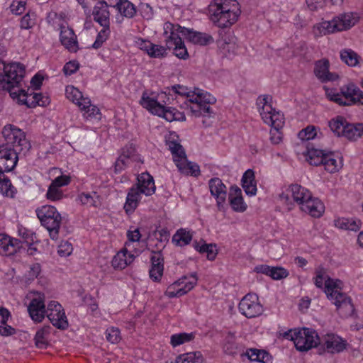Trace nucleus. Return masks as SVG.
Returning <instances> with one entry per match:
<instances>
[{
    "label": "nucleus",
    "instance_id": "1",
    "mask_svg": "<svg viewBox=\"0 0 363 363\" xmlns=\"http://www.w3.org/2000/svg\"><path fill=\"white\" fill-rule=\"evenodd\" d=\"M1 133L4 142L0 144V167L9 172L16 167L19 159L26 156L31 145L25 132L13 125H6Z\"/></svg>",
    "mask_w": 363,
    "mask_h": 363
},
{
    "label": "nucleus",
    "instance_id": "2",
    "mask_svg": "<svg viewBox=\"0 0 363 363\" xmlns=\"http://www.w3.org/2000/svg\"><path fill=\"white\" fill-rule=\"evenodd\" d=\"M211 21L219 28H228L235 23L240 14L236 0H215L209 6Z\"/></svg>",
    "mask_w": 363,
    "mask_h": 363
},
{
    "label": "nucleus",
    "instance_id": "3",
    "mask_svg": "<svg viewBox=\"0 0 363 363\" xmlns=\"http://www.w3.org/2000/svg\"><path fill=\"white\" fill-rule=\"evenodd\" d=\"M271 100V96H264L262 99H259L258 105L262 104L259 113L263 121L272 127L269 133L270 140L272 143L277 145L282 140V134L279 130L284 123V118L280 112L276 111L272 108L270 104Z\"/></svg>",
    "mask_w": 363,
    "mask_h": 363
},
{
    "label": "nucleus",
    "instance_id": "4",
    "mask_svg": "<svg viewBox=\"0 0 363 363\" xmlns=\"http://www.w3.org/2000/svg\"><path fill=\"white\" fill-rule=\"evenodd\" d=\"M342 285V281L340 279L328 277L325 280L324 292L327 297L333 301L340 313L344 317H347L353 314L354 307L351 298L341 291Z\"/></svg>",
    "mask_w": 363,
    "mask_h": 363
},
{
    "label": "nucleus",
    "instance_id": "5",
    "mask_svg": "<svg viewBox=\"0 0 363 363\" xmlns=\"http://www.w3.org/2000/svg\"><path fill=\"white\" fill-rule=\"evenodd\" d=\"M175 136L171 135L166 140V143L179 171L181 174L187 176L190 175L196 177L199 176L201 174L199 166L194 162L188 161L184 147L174 139Z\"/></svg>",
    "mask_w": 363,
    "mask_h": 363
},
{
    "label": "nucleus",
    "instance_id": "6",
    "mask_svg": "<svg viewBox=\"0 0 363 363\" xmlns=\"http://www.w3.org/2000/svg\"><path fill=\"white\" fill-rule=\"evenodd\" d=\"M37 216L43 225L49 232L52 240H57L59 230L62 223V216L56 208L47 205L36 211Z\"/></svg>",
    "mask_w": 363,
    "mask_h": 363
},
{
    "label": "nucleus",
    "instance_id": "7",
    "mask_svg": "<svg viewBox=\"0 0 363 363\" xmlns=\"http://www.w3.org/2000/svg\"><path fill=\"white\" fill-rule=\"evenodd\" d=\"M326 96L328 99L340 106L363 104V92L354 84L342 87L340 93L328 89Z\"/></svg>",
    "mask_w": 363,
    "mask_h": 363
},
{
    "label": "nucleus",
    "instance_id": "8",
    "mask_svg": "<svg viewBox=\"0 0 363 363\" xmlns=\"http://www.w3.org/2000/svg\"><path fill=\"white\" fill-rule=\"evenodd\" d=\"M25 75V67L19 62H12L6 65L4 78V81L1 83V87L4 90L9 92L10 96L15 99L18 96V91L15 88L18 86Z\"/></svg>",
    "mask_w": 363,
    "mask_h": 363
},
{
    "label": "nucleus",
    "instance_id": "9",
    "mask_svg": "<svg viewBox=\"0 0 363 363\" xmlns=\"http://www.w3.org/2000/svg\"><path fill=\"white\" fill-rule=\"evenodd\" d=\"M291 340L297 350L301 352H306L313 347L318 346L320 342V337L318 335L315 330L310 328H303L302 330L294 332L291 335Z\"/></svg>",
    "mask_w": 363,
    "mask_h": 363
},
{
    "label": "nucleus",
    "instance_id": "10",
    "mask_svg": "<svg viewBox=\"0 0 363 363\" xmlns=\"http://www.w3.org/2000/svg\"><path fill=\"white\" fill-rule=\"evenodd\" d=\"M164 34L169 35L166 40V46L168 49H174V55L180 58L185 60L189 57L187 49L186 48L184 42L180 36L181 33L177 29L174 24L167 22L164 25Z\"/></svg>",
    "mask_w": 363,
    "mask_h": 363
},
{
    "label": "nucleus",
    "instance_id": "11",
    "mask_svg": "<svg viewBox=\"0 0 363 363\" xmlns=\"http://www.w3.org/2000/svg\"><path fill=\"white\" fill-rule=\"evenodd\" d=\"M140 103L143 107L155 115L163 117L167 121H174V108L166 107L160 104L154 98L148 96L146 93L143 94Z\"/></svg>",
    "mask_w": 363,
    "mask_h": 363
},
{
    "label": "nucleus",
    "instance_id": "12",
    "mask_svg": "<svg viewBox=\"0 0 363 363\" xmlns=\"http://www.w3.org/2000/svg\"><path fill=\"white\" fill-rule=\"evenodd\" d=\"M238 308L240 313L247 318H255L263 313V307L255 294L245 295L240 301Z\"/></svg>",
    "mask_w": 363,
    "mask_h": 363
},
{
    "label": "nucleus",
    "instance_id": "13",
    "mask_svg": "<svg viewBox=\"0 0 363 363\" xmlns=\"http://www.w3.org/2000/svg\"><path fill=\"white\" fill-rule=\"evenodd\" d=\"M191 277L192 278V280L188 282H184V280L186 279V276L174 281L167 287L164 292V295L168 298H172L174 297H180L186 294L194 287L197 282V277L196 274H191Z\"/></svg>",
    "mask_w": 363,
    "mask_h": 363
},
{
    "label": "nucleus",
    "instance_id": "14",
    "mask_svg": "<svg viewBox=\"0 0 363 363\" xmlns=\"http://www.w3.org/2000/svg\"><path fill=\"white\" fill-rule=\"evenodd\" d=\"M318 345L320 346V350L335 354L342 352L346 348L347 342L337 335L328 333L320 337Z\"/></svg>",
    "mask_w": 363,
    "mask_h": 363
},
{
    "label": "nucleus",
    "instance_id": "15",
    "mask_svg": "<svg viewBox=\"0 0 363 363\" xmlns=\"http://www.w3.org/2000/svg\"><path fill=\"white\" fill-rule=\"evenodd\" d=\"M18 96L16 97L21 104H25L29 108L35 107L37 105L45 106L49 104V98L43 96L41 93H35L29 89L25 91L18 89Z\"/></svg>",
    "mask_w": 363,
    "mask_h": 363
},
{
    "label": "nucleus",
    "instance_id": "16",
    "mask_svg": "<svg viewBox=\"0 0 363 363\" xmlns=\"http://www.w3.org/2000/svg\"><path fill=\"white\" fill-rule=\"evenodd\" d=\"M287 191V194L282 193L279 195L281 200L289 201L290 200L289 194H291L294 201L300 207L312 196V194L308 189L297 184L290 185Z\"/></svg>",
    "mask_w": 363,
    "mask_h": 363
},
{
    "label": "nucleus",
    "instance_id": "17",
    "mask_svg": "<svg viewBox=\"0 0 363 363\" xmlns=\"http://www.w3.org/2000/svg\"><path fill=\"white\" fill-rule=\"evenodd\" d=\"M208 186L211 194L216 199L217 206L220 209L225 201L227 189L222 180L218 177H214L208 181Z\"/></svg>",
    "mask_w": 363,
    "mask_h": 363
},
{
    "label": "nucleus",
    "instance_id": "18",
    "mask_svg": "<svg viewBox=\"0 0 363 363\" xmlns=\"http://www.w3.org/2000/svg\"><path fill=\"white\" fill-rule=\"evenodd\" d=\"M175 27L181 35L188 39L190 42L201 45H206L213 41V38L206 33L194 32L190 29L174 24Z\"/></svg>",
    "mask_w": 363,
    "mask_h": 363
},
{
    "label": "nucleus",
    "instance_id": "19",
    "mask_svg": "<svg viewBox=\"0 0 363 363\" xmlns=\"http://www.w3.org/2000/svg\"><path fill=\"white\" fill-rule=\"evenodd\" d=\"M151 268L149 271L150 279L155 282H159L164 272V257L161 251H152L150 257Z\"/></svg>",
    "mask_w": 363,
    "mask_h": 363
},
{
    "label": "nucleus",
    "instance_id": "20",
    "mask_svg": "<svg viewBox=\"0 0 363 363\" xmlns=\"http://www.w3.org/2000/svg\"><path fill=\"white\" fill-rule=\"evenodd\" d=\"M60 40L62 45L69 52H76L79 50L77 35L72 28L61 26Z\"/></svg>",
    "mask_w": 363,
    "mask_h": 363
},
{
    "label": "nucleus",
    "instance_id": "21",
    "mask_svg": "<svg viewBox=\"0 0 363 363\" xmlns=\"http://www.w3.org/2000/svg\"><path fill=\"white\" fill-rule=\"evenodd\" d=\"M29 315L35 322H41L45 317V306L43 297L38 295L33 298L28 306Z\"/></svg>",
    "mask_w": 363,
    "mask_h": 363
},
{
    "label": "nucleus",
    "instance_id": "22",
    "mask_svg": "<svg viewBox=\"0 0 363 363\" xmlns=\"http://www.w3.org/2000/svg\"><path fill=\"white\" fill-rule=\"evenodd\" d=\"M133 186L138 188L142 194L147 196L152 195L156 189L153 177L147 172L139 175L137 183Z\"/></svg>",
    "mask_w": 363,
    "mask_h": 363
},
{
    "label": "nucleus",
    "instance_id": "23",
    "mask_svg": "<svg viewBox=\"0 0 363 363\" xmlns=\"http://www.w3.org/2000/svg\"><path fill=\"white\" fill-rule=\"evenodd\" d=\"M94 20L103 28L110 27V12L104 1H99L93 9Z\"/></svg>",
    "mask_w": 363,
    "mask_h": 363
},
{
    "label": "nucleus",
    "instance_id": "24",
    "mask_svg": "<svg viewBox=\"0 0 363 363\" xmlns=\"http://www.w3.org/2000/svg\"><path fill=\"white\" fill-rule=\"evenodd\" d=\"M336 17L331 21H325L313 26V33L315 37L326 35L341 31Z\"/></svg>",
    "mask_w": 363,
    "mask_h": 363
},
{
    "label": "nucleus",
    "instance_id": "25",
    "mask_svg": "<svg viewBox=\"0 0 363 363\" xmlns=\"http://www.w3.org/2000/svg\"><path fill=\"white\" fill-rule=\"evenodd\" d=\"M301 210L315 218H319L324 212L325 206L320 199L313 196L301 207Z\"/></svg>",
    "mask_w": 363,
    "mask_h": 363
},
{
    "label": "nucleus",
    "instance_id": "26",
    "mask_svg": "<svg viewBox=\"0 0 363 363\" xmlns=\"http://www.w3.org/2000/svg\"><path fill=\"white\" fill-rule=\"evenodd\" d=\"M228 199L230 204L234 211L243 212L246 210L247 206L243 201L242 191L238 186H232L230 187Z\"/></svg>",
    "mask_w": 363,
    "mask_h": 363
},
{
    "label": "nucleus",
    "instance_id": "27",
    "mask_svg": "<svg viewBox=\"0 0 363 363\" xmlns=\"http://www.w3.org/2000/svg\"><path fill=\"white\" fill-rule=\"evenodd\" d=\"M315 76L323 82L335 81L337 75L329 72L328 60H320L315 63L314 68Z\"/></svg>",
    "mask_w": 363,
    "mask_h": 363
},
{
    "label": "nucleus",
    "instance_id": "28",
    "mask_svg": "<svg viewBox=\"0 0 363 363\" xmlns=\"http://www.w3.org/2000/svg\"><path fill=\"white\" fill-rule=\"evenodd\" d=\"M306 151L304 152L306 160L314 166L322 165L327 151L315 148L308 143L306 145Z\"/></svg>",
    "mask_w": 363,
    "mask_h": 363
},
{
    "label": "nucleus",
    "instance_id": "29",
    "mask_svg": "<svg viewBox=\"0 0 363 363\" xmlns=\"http://www.w3.org/2000/svg\"><path fill=\"white\" fill-rule=\"evenodd\" d=\"M21 242L18 239H13L11 237L0 235V254L3 255H11L16 252L20 247Z\"/></svg>",
    "mask_w": 363,
    "mask_h": 363
},
{
    "label": "nucleus",
    "instance_id": "30",
    "mask_svg": "<svg viewBox=\"0 0 363 363\" xmlns=\"http://www.w3.org/2000/svg\"><path fill=\"white\" fill-rule=\"evenodd\" d=\"M141 194L139 189L133 186L129 189L123 206L126 213L130 214L135 210L141 199Z\"/></svg>",
    "mask_w": 363,
    "mask_h": 363
},
{
    "label": "nucleus",
    "instance_id": "31",
    "mask_svg": "<svg viewBox=\"0 0 363 363\" xmlns=\"http://www.w3.org/2000/svg\"><path fill=\"white\" fill-rule=\"evenodd\" d=\"M242 186L248 196H255L257 193V185L255 180L254 172L247 169L242 177Z\"/></svg>",
    "mask_w": 363,
    "mask_h": 363
},
{
    "label": "nucleus",
    "instance_id": "32",
    "mask_svg": "<svg viewBox=\"0 0 363 363\" xmlns=\"http://www.w3.org/2000/svg\"><path fill=\"white\" fill-rule=\"evenodd\" d=\"M47 316L53 326L59 329H66L68 327V321L64 309L54 310L52 312H47Z\"/></svg>",
    "mask_w": 363,
    "mask_h": 363
},
{
    "label": "nucleus",
    "instance_id": "33",
    "mask_svg": "<svg viewBox=\"0 0 363 363\" xmlns=\"http://www.w3.org/2000/svg\"><path fill=\"white\" fill-rule=\"evenodd\" d=\"M11 313L5 308H0V335L2 336H11L16 333V329L7 324Z\"/></svg>",
    "mask_w": 363,
    "mask_h": 363
},
{
    "label": "nucleus",
    "instance_id": "34",
    "mask_svg": "<svg viewBox=\"0 0 363 363\" xmlns=\"http://www.w3.org/2000/svg\"><path fill=\"white\" fill-rule=\"evenodd\" d=\"M246 355L250 361L261 363H272V356L264 350L250 349L247 350Z\"/></svg>",
    "mask_w": 363,
    "mask_h": 363
},
{
    "label": "nucleus",
    "instance_id": "35",
    "mask_svg": "<svg viewBox=\"0 0 363 363\" xmlns=\"http://www.w3.org/2000/svg\"><path fill=\"white\" fill-rule=\"evenodd\" d=\"M51 329L52 328L50 326L45 325L36 332L34 340L35 345L38 348L45 349L48 346L49 343L48 338Z\"/></svg>",
    "mask_w": 363,
    "mask_h": 363
},
{
    "label": "nucleus",
    "instance_id": "36",
    "mask_svg": "<svg viewBox=\"0 0 363 363\" xmlns=\"http://www.w3.org/2000/svg\"><path fill=\"white\" fill-rule=\"evenodd\" d=\"M322 165L325 169L330 173H335L341 169L342 164L341 161L337 162L333 152H327Z\"/></svg>",
    "mask_w": 363,
    "mask_h": 363
},
{
    "label": "nucleus",
    "instance_id": "37",
    "mask_svg": "<svg viewBox=\"0 0 363 363\" xmlns=\"http://www.w3.org/2000/svg\"><path fill=\"white\" fill-rule=\"evenodd\" d=\"M363 135L362 123H350L347 122L343 136L350 140H356Z\"/></svg>",
    "mask_w": 363,
    "mask_h": 363
},
{
    "label": "nucleus",
    "instance_id": "38",
    "mask_svg": "<svg viewBox=\"0 0 363 363\" xmlns=\"http://www.w3.org/2000/svg\"><path fill=\"white\" fill-rule=\"evenodd\" d=\"M116 10L122 17L133 18L137 13L136 6L128 0L119 1Z\"/></svg>",
    "mask_w": 363,
    "mask_h": 363
},
{
    "label": "nucleus",
    "instance_id": "39",
    "mask_svg": "<svg viewBox=\"0 0 363 363\" xmlns=\"http://www.w3.org/2000/svg\"><path fill=\"white\" fill-rule=\"evenodd\" d=\"M337 21L340 25V30L350 29L351 27L355 25L358 21L359 17L357 13H347L341 14L336 17Z\"/></svg>",
    "mask_w": 363,
    "mask_h": 363
},
{
    "label": "nucleus",
    "instance_id": "40",
    "mask_svg": "<svg viewBox=\"0 0 363 363\" xmlns=\"http://www.w3.org/2000/svg\"><path fill=\"white\" fill-rule=\"evenodd\" d=\"M192 240V234L190 231L184 228L179 229L173 235L172 241L177 246L183 247L189 244Z\"/></svg>",
    "mask_w": 363,
    "mask_h": 363
},
{
    "label": "nucleus",
    "instance_id": "41",
    "mask_svg": "<svg viewBox=\"0 0 363 363\" xmlns=\"http://www.w3.org/2000/svg\"><path fill=\"white\" fill-rule=\"evenodd\" d=\"M134 259V255H130V259L127 258V250L117 253L113 258L111 264L115 269H124Z\"/></svg>",
    "mask_w": 363,
    "mask_h": 363
},
{
    "label": "nucleus",
    "instance_id": "42",
    "mask_svg": "<svg viewBox=\"0 0 363 363\" xmlns=\"http://www.w3.org/2000/svg\"><path fill=\"white\" fill-rule=\"evenodd\" d=\"M79 107L82 111H84V116L85 118H95L97 115L100 114L99 108L96 106L91 104V100L89 98L83 99V101L79 103Z\"/></svg>",
    "mask_w": 363,
    "mask_h": 363
},
{
    "label": "nucleus",
    "instance_id": "43",
    "mask_svg": "<svg viewBox=\"0 0 363 363\" xmlns=\"http://www.w3.org/2000/svg\"><path fill=\"white\" fill-rule=\"evenodd\" d=\"M203 355L199 351L181 354L176 359V363H203Z\"/></svg>",
    "mask_w": 363,
    "mask_h": 363
},
{
    "label": "nucleus",
    "instance_id": "44",
    "mask_svg": "<svg viewBox=\"0 0 363 363\" xmlns=\"http://www.w3.org/2000/svg\"><path fill=\"white\" fill-rule=\"evenodd\" d=\"M347 120L342 117L337 116L332 119L329 122V127L330 130L337 136H343L347 124Z\"/></svg>",
    "mask_w": 363,
    "mask_h": 363
},
{
    "label": "nucleus",
    "instance_id": "45",
    "mask_svg": "<svg viewBox=\"0 0 363 363\" xmlns=\"http://www.w3.org/2000/svg\"><path fill=\"white\" fill-rule=\"evenodd\" d=\"M189 109L193 115L196 117L201 116H211L213 113L211 107L207 104H203L201 102L189 105Z\"/></svg>",
    "mask_w": 363,
    "mask_h": 363
},
{
    "label": "nucleus",
    "instance_id": "46",
    "mask_svg": "<svg viewBox=\"0 0 363 363\" xmlns=\"http://www.w3.org/2000/svg\"><path fill=\"white\" fill-rule=\"evenodd\" d=\"M65 94L67 98L79 106V103L83 101L84 97L82 93L74 86H67L65 89Z\"/></svg>",
    "mask_w": 363,
    "mask_h": 363
},
{
    "label": "nucleus",
    "instance_id": "47",
    "mask_svg": "<svg viewBox=\"0 0 363 363\" xmlns=\"http://www.w3.org/2000/svg\"><path fill=\"white\" fill-rule=\"evenodd\" d=\"M223 350L226 354H234L238 352V346L235 342V336L228 333L224 340Z\"/></svg>",
    "mask_w": 363,
    "mask_h": 363
},
{
    "label": "nucleus",
    "instance_id": "48",
    "mask_svg": "<svg viewBox=\"0 0 363 363\" xmlns=\"http://www.w3.org/2000/svg\"><path fill=\"white\" fill-rule=\"evenodd\" d=\"M341 60L347 65L354 67L356 66L359 61L358 55L352 50H344L340 52Z\"/></svg>",
    "mask_w": 363,
    "mask_h": 363
},
{
    "label": "nucleus",
    "instance_id": "49",
    "mask_svg": "<svg viewBox=\"0 0 363 363\" xmlns=\"http://www.w3.org/2000/svg\"><path fill=\"white\" fill-rule=\"evenodd\" d=\"M194 335L193 333H179L171 336V344L173 347L179 346L184 342H187L193 340Z\"/></svg>",
    "mask_w": 363,
    "mask_h": 363
},
{
    "label": "nucleus",
    "instance_id": "50",
    "mask_svg": "<svg viewBox=\"0 0 363 363\" xmlns=\"http://www.w3.org/2000/svg\"><path fill=\"white\" fill-rule=\"evenodd\" d=\"M317 136L316 128L313 125H308L298 133V137L302 141L308 142Z\"/></svg>",
    "mask_w": 363,
    "mask_h": 363
},
{
    "label": "nucleus",
    "instance_id": "51",
    "mask_svg": "<svg viewBox=\"0 0 363 363\" xmlns=\"http://www.w3.org/2000/svg\"><path fill=\"white\" fill-rule=\"evenodd\" d=\"M110 35V27L103 28L98 33L96 40L92 45L94 49L101 48L104 42L108 38Z\"/></svg>",
    "mask_w": 363,
    "mask_h": 363
},
{
    "label": "nucleus",
    "instance_id": "52",
    "mask_svg": "<svg viewBox=\"0 0 363 363\" xmlns=\"http://www.w3.org/2000/svg\"><path fill=\"white\" fill-rule=\"evenodd\" d=\"M14 187L9 179L3 177L0 179V191L7 196L13 197L14 195Z\"/></svg>",
    "mask_w": 363,
    "mask_h": 363
},
{
    "label": "nucleus",
    "instance_id": "53",
    "mask_svg": "<svg viewBox=\"0 0 363 363\" xmlns=\"http://www.w3.org/2000/svg\"><path fill=\"white\" fill-rule=\"evenodd\" d=\"M106 340L111 344H116L121 340L120 330L115 327L106 329Z\"/></svg>",
    "mask_w": 363,
    "mask_h": 363
},
{
    "label": "nucleus",
    "instance_id": "54",
    "mask_svg": "<svg viewBox=\"0 0 363 363\" xmlns=\"http://www.w3.org/2000/svg\"><path fill=\"white\" fill-rule=\"evenodd\" d=\"M132 161L129 158H125V155H120L115 162L114 172L116 174L121 173L128 165L130 164Z\"/></svg>",
    "mask_w": 363,
    "mask_h": 363
},
{
    "label": "nucleus",
    "instance_id": "55",
    "mask_svg": "<svg viewBox=\"0 0 363 363\" xmlns=\"http://www.w3.org/2000/svg\"><path fill=\"white\" fill-rule=\"evenodd\" d=\"M154 48L152 49L150 52L149 53V56L152 58H163L167 56V48H165L162 45H155L153 44Z\"/></svg>",
    "mask_w": 363,
    "mask_h": 363
},
{
    "label": "nucleus",
    "instance_id": "56",
    "mask_svg": "<svg viewBox=\"0 0 363 363\" xmlns=\"http://www.w3.org/2000/svg\"><path fill=\"white\" fill-rule=\"evenodd\" d=\"M46 196L47 198L50 200L57 201L62 198L63 193L58 187L50 184L47 191Z\"/></svg>",
    "mask_w": 363,
    "mask_h": 363
},
{
    "label": "nucleus",
    "instance_id": "57",
    "mask_svg": "<svg viewBox=\"0 0 363 363\" xmlns=\"http://www.w3.org/2000/svg\"><path fill=\"white\" fill-rule=\"evenodd\" d=\"M289 275L288 272L283 267H272L270 275L273 279L279 280L286 278Z\"/></svg>",
    "mask_w": 363,
    "mask_h": 363
},
{
    "label": "nucleus",
    "instance_id": "58",
    "mask_svg": "<svg viewBox=\"0 0 363 363\" xmlns=\"http://www.w3.org/2000/svg\"><path fill=\"white\" fill-rule=\"evenodd\" d=\"M73 250L72 244L68 241H62L58 246L57 252L61 257L69 256Z\"/></svg>",
    "mask_w": 363,
    "mask_h": 363
},
{
    "label": "nucleus",
    "instance_id": "59",
    "mask_svg": "<svg viewBox=\"0 0 363 363\" xmlns=\"http://www.w3.org/2000/svg\"><path fill=\"white\" fill-rule=\"evenodd\" d=\"M35 23L34 13L30 15V13L26 14L21 20L20 27L22 29H29Z\"/></svg>",
    "mask_w": 363,
    "mask_h": 363
},
{
    "label": "nucleus",
    "instance_id": "60",
    "mask_svg": "<svg viewBox=\"0 0 363 363\" xmlns=\"http://www.w3.org/2000/svg\"><path fill=\"white\" fill-rule=\"evenodd\" d=\"M135 44L139 49L145 51L148 55L152 49L154 48L152 43L142 38H138L135 40Z\"/></svg>",
    "mask_w": 363,
    "mask_h": 363
},
{
    "label": "nucleus",
    "instance_id": "61",
    "mask_svg": "<svg viewBox=\"0 0 363 363\" xmlns=\"http://www.w3.org/2000/svg\"><path fill=\"white\" fill-rule=\"evenodd\" d=\"M121 155H125V158H129L132 162L136 161L138 158V156L135 154V149L132 145L123 147Z\"/></svg>",
    "mask_w": 363,
    "mask_h": 363
},
{
    "label": "nucleus",
    "instance_id": "62",
    "mask_svg": "<svg viewBox=\"0 0 363 363\" xmlns=\"http://www.w3.org/2000/svg\"><path fill=\"white\" fill-rule=\"evenodd\" d=\"M10 8L13 13L16 15H21L26 9V1H13Z\"/></svg>",
    "mask_w": 363,
    "mask_h": 363
},
{
    "label": "nucleus",
    "instance_id": "63",
    "mask_svg": "<svg viewBox=\"0 0 363 363\" xmlns=\"http://www.w3.org/2000/svg\"><path fill=\"white\" fill-rule=\"evenodd\" d=\"M79 199L84 205H87L89 206H96V201L94 199V196L89 193H82L79 196Z\"/></svg>",
    "mask_w": 363,
    "mask_h": 363
},
{
    "label": "nucleus",
    "instance_id": "64",
    "mask_svg": "<svg viewBox=\"0 0 363 363\" xmlns=\"http://www.w3.org/2000/svg\"><path fill=\"white\" fill-rule=\"evenodd\" d=\"M79 67V65L77 61H69L65 65L63 72L65 75H71L75 73Z\"/></svg>",
    "mask_w": 363,
    "mask_h": 363
}]
</instances>
